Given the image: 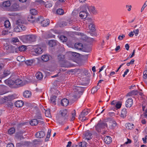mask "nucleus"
<instances>
[{
	"mask_svg": "<svg viewBox=\"0 0 147 147\" xmlns=\"http://www.w3.org/2000/svg\"><path fill=\"white\" fill-rule=\"evenodd\" d=\"M105 122H106L107 124V128H109L111 129H113L117 125L116 121L112 119L108 118L104 119Z\"/></svg>",
	"mask_w": 147,
	"mask_h": 147,
	"instance_id": "1",
	"label": "nucleus"
},
{
	"mask_svg": "<svg viewBox=\"0 0 147 147\" xmlns=\"http://www.w3.org/2000/svg\"><path fill=\"white\" fill-rule=\"evenodd\" d=\"M58 59L59 63L61 67H68L70 66L68 62L65 60L64 55H59L58 56Z\"/></svg>",
	"mask_w": 147,
	"mask_h": 147,
	"instance_id": "2",
	"label": "nucleus"
},
{
	"mask_svg": "<svg viewBox=\"0 0 147 147\" xmlns=\"http://www.w3.org/2000/svg\"><path fill=\"white\" fill-rule=\"evenodd\" d=\"M37 36L34 34H29L25 36L23 39L26 42H32L36 41Z\"/></svg>",
	"mask_w": 147,
	"mask_h": 147,
	"instance_id": "3",
	"label": "nucleus"
},
{
	"mask_svg": "<svg viewBox=\"0 0 147 147\" xmlns=\"http://www.w3.org/2000/svg\"><path fill=\"white\" fill-rule=\"evenodd\" d=\"M107 124L106 122H105L104 119L103 121H100L95 126V128L96 130L98 132H100L102 129H105V127L107 128Z\"/></svg>",
	"mask_w": 147,
	"mask_h": 147,
	"instance_id": "4",
	"label": "nucleus"
},
{
	"mask_svg": "<svg viewBox=\"0 0 147 147\" xmlns=\"http://www.w3.org/2000/svg\"><path fill=\"white\" fill-rule=\"evenodd\" d=\"M5 82L7 85L11 88H16L17 87L15 86L14 81L13 80L8 79L5 80Z\"/></svg>",
	"mask_w": 147,
	"mask_h": 147,
	"instance_id": "5",
	"label": "nucleus"
},
{
	"mask_svg": "<svg viewBox=\"0 0 147 147\" xmlns=\"http://www.w3.org/2000/svg\"><path fill=\"white\" fill-rule=\"evenodd\" d=\"M68 117H67L59 116L58 119V122L60 124L63 125L68 121Z\"/></svg>",
	"mask_w": 147,
	"mask_h": 147,
	"instance_id": "6",
	"label": "nucleus"
},
{
	"mask_svg": "<svg viewBox=\"0 0 147 147\" xmlns=\"http://www.w3.org/2000/svg\"><path fill=\"white\" fill-rule=\"evenodd\" d=\"M17 24L15 26V28L14 29V31L17 32H21L20 28V23H22L21 20H18L17 21Z\"/></svg>",
	"mask_w": 147,
	"mask_h": 147,
	"instance_id": "7",
	"label": "nucleus"
},
{
	"mask_svg": "<svg viewBox=\"0 0 147 147\" xmlns=\"http://www.w3.org/2000/svg\"><path fill=\"white\" fill-rule=\"evenodd\" d=\"M133 104V100L131 98H128L126 101L125 106L127 107H130Z\"/></svg>",
	"mask_w": 147,
	"mask_h": 147,
	"instance_id": "8",
	"label": "nucleus"
},
{
	"mask_svg": "<svg viewBox=\"0 0 147 147\" xmlns=\"http://www.w3.org/2000/svg\"><path fill=\"white\" fill-rule=\"evenodd\" d=\"M84 135L85 137V139L87 140L88 142V140L91 138V136L92 135V134L89 131L87 130L85 132Z\"/></svg>",
	"mask_w": 147,
	"mask_h": 147,
	"instance_id": "9",
	"label": "nucleus"
},
{
	"mask_svg": "<svg viewBox=\"0 0 147 147\" xmlns=\"http://www.w3.org/2000/svg\"><path fill=\"white\" fill-rule=\"evenodd\" d=\"M69 103V101L67 98H64L61 100V105L63 106L66 107L68 105Z\"/></svg>",
	"mask_w": 147,
	"mask_h": 147,
	"instance_id": "10",
	"label": "nucleus"
},
{
	"mask_svg": "<svg viewBox=\"0 0 147 147\" xmlns=\"http://www.w3.org/2000/svg\"><path fill=\"white\" fill-rule=\"evenodd\" d=\"M45 135V132L42 131L38 132L35 135L36 137L39 138H43Z\"/></svg>",
	"mask_w": 147,
	"mask_h": 147,
	"instance_id": "11",
	"label": "nucleus"
},
{
	"mask_svg": "<svg viewBox=\"0 0 147 147\" xmlns=\"http://www.w3.org/2000/svg\"><path fill=\"white\" fill-rule=\"evenodd\" d=\"M14 82L15 86H17L16 88L22 85V81L20 79H17L14 81Z\"/></svg>",
	"mask_w": 147,
	"mask_h": 147,
	"instance_id": "12",
	"label": "nucleus"
},
{
	"mask_svg": "<svg viewBox=\"0 0 147 147\" xmlns=\"http://www.w3.org/2000/svg\"><path fill=\"white\" fill-rule=\"evenodd\" d=\"M79 15L80 17L83 19L86 18L88 16V13L86 11H82L80 12Z\"/></svg>",
	"mask_w": 147,
	"mask_h": 147,
	"instance_id": "13",
	"label": "nucleus"
},
{
	"mask_svg": "<svg viewBox=\"0 0 147 147\" xmlns=\"http://www.w3.org/2000/svg\"><path fill=\"white\" fill-rule=\"evenodd\" d=\"M50 23L49 20L48 19L43 20L41 22V26L45 27L48 25Z\"/></svg>",
	"mask_w": 147,
	"mask_h": 147,
	"instance_id": "14",
	"label": "nucleus"
},
{
	"mask_svg": "<svg viewBox=\"0 0 147 147\" xmlns=\"http://www.w3.org/2000/svg\"><path fill=\"white\" fill-rule=\"evenodd\" d=\"M31 93L30 91L28 90H26L24 92L23 96L25 98H29L31 96Z\"/></svg>",
	"mask_w": 147,
	"mask_h": 147,
	"instance_id": "15",
	"label": "nucleus"
},
{
	"mask_svg": "<svg viewBox=\"0 0 147 147\" xmlns=\"http://www.w3.org/2000/svg\"><path fill=\"white\" fill-rule=\"evenodd\" d=\"M60 116H63L64 117H68V115H67V111L66 109H65L60 111Z\"/></svg>",
	"mask_w": 147,
	"mask_h": 147,
	"instance_id": "16",
	"label": "nucleus"
},
{
	"mask_svg": "<svg viewBox=\"0 0 147 147\" xmlns=\"http://www.w3.org/2000/svg\"><path fill=\"white\" fill-rule=\"evenodd\" d=\"M10 3L9 1H6L2 3H0V6L1 7H9L10 5Z\"/></svg>",
	"mask_w": 147,
	"mask_h": 147,
	"instance_id": "17",
	"label": "nucleus"
},
{
	"mask_svg": "<svg viewBox=\"0 0 147 147\" xmlns=\"http://www.w3.org/2000/svg\"><path fill=\"white\" fill-rule=\"evenodd\" d=\"M104 140L105 143L109 144L112 141V138L110 136H107L105 138Z\"/></svg>",
	"mask_w": 147,
	"mask_h": 147,
	"instance_id": "18",
	"label": "nucleus"
},
{
	"mask_svg": "<svg viewBox=\"0 0 147 147\" xmlns=\"http://www.w3.org/2000/svg\"><path fill=\"white\" fill-rule=\"evenodd\" d=\"M27 20L29 22L33 23L35 21V17L34 16L30 15L27 18Z\"/></svg>",
	"mask_w": 147,
	"mask_h": 147,
	"instance_id": "19",
	"label": "nucleus"
},
{
	"mask_svg": "<svg viewBox=\"0 0 147 147\" xmlns=\"http://www.w3.org/2000/svg\"><path fill=\"white\" fill-rule=\"evenodd\" d=\"M24 105L23 102L21 100H18L15 103V106L18 107H22Z\"/></svg>",
	"mask_w": 147,
	"mask_h": 147,
	"instance_id": "20",
	"label": "nucleus"
},
{
	"mask_svg": "<svg viewBox=\"0 0 147 147\" xmlns=\"http://www.w3.org/2000/svg\"><path fill=\"white\" fill-rule=\"evenodd\" d=\"M48 44L50 47H53L57 44V41L55 40H51L48 42Z\"/></svg>",
	"mask_w": 147,
	"mask_h": 147,
	"instance_id": "21",
	"label": "nucleus"
},
{
	"mask_svg": "<svg viewBox=\"0 0 147 147\" xmlns=\"http://www.w3.org/2000/svg\"><path fill=\"white\" fill-rule=\"evenodd\" d=\"M88 27L89 29L92 31L93 32L95 31V25L93 22H90L88 25Z\"/></svg>",
	"mask_w": 147,
	"mask_h": 147,
	"instance_id": "22",
	"label": "nucleus"
},
{
	"mask_svg": "<svg viewBox=\"0 0 147 147\" xmlns=\"http://www.w3.org/2000/svg\"><path fill=\"white\" fill-rule=\"evenodd\" d=\"M89 113V110L88 109H84L83 111L81 113V114L80 115V117H84L87 115Z\"/></svg>",
	"mask_w": 147,
	"mask_h": 147,
	"instance_id": "23",
	"label": "nucleus"
},
{
	"mask_svg": "<svg viewBox=\"0 0 147 147\" xmlns=\"http://www.w3.org/2000/svg\"><path fill=\"white\" fill-rule=\"evenodd\" d=\"M19 7V5L17 3H14L12 6V8L11 11H17Z\"/></svg>",
	"mask_w": 147,
	"mask_h": 147,
	"instance_id": "24",
	"label": "nucleus"
},
{
	"mask_svg": "<svg viewBox=\"0 0 147 147\" xmlns=\"http://www.w3.org/2000/svg\"><path fill=\"white\" fill-rule=\"evenodd\" d=\"M56 97H57V96H51V97L50 98V103H51L52 105H56L55 100Z\"/></svg>",
	"mask_w": 147,
	"mask_h": 147,
	"instance_id": "25",
	"label": "nucleus"
},
{
	"mask_svg": "<svg viewBox=\"0 0 147 147\" xmlns=\"http://www.w3.org/2000/svg\"><path fill=\"white\" fill-rule=\"evenodd\" d=\"M30 142H21L20 143H18L17 144L16 146L17 147H21L24 145H28Z\"/></svg>",
	"mask_w": 147,
	"mask_h": 147,
	"instance_id": "26",
	"label": "nucleus"
},
{
	"mask_svg": "<svg viewBox=\"0 0 147 147\" xmlns=\"http://www.w3.org/2000/svg\"><path fill=\"white\" fill-rule=\"evenodd\" d=\"M42 60L45 62H47L49 59V56L47 55H44L41 57Z\"/></svg>",
	"mask_w": 147,
	"mask_h": 147,
	"instance_id": "27",
	"label": "nucleus"
},
{
	"mask_svg": "<svg viewBox=\"0 0 147 147\" xmlns=\"http://www.w3.org/2000/svg\"><path fill=\"white\" fill-rule=\"evenodd\" d=\"M87 7L89 11L93 14H95L96 13L95 8L94 6H89Z\"/></svg>",
	"mask_w": 147,
	"mask_h": 147,
	"instance_id": "28",
	"label": "nucleus"
},
{
	"mask_svg": "<svg viewBox=\"0 0 147 147\" xmlns=\"http://www.w3.org/2000/svg\"><path fill=\"white\" fill-rule=\"evenodd\" d=\"M39 121L37 119H34L31 120L30 122V124L31 125H36L38 123Z\"/></svg>",
	"mask_w": 147,
	"mask_h": 147,
	"instance_id": "29",
	"label": "nucleus"
},
{
	"mask_svg": "<svg viewBox=\"0 0 147 147\" xmlns=\"http://www.w3.org/2000/svg\"><path fill=\"white\" fill-rule=\"evenodd\" d=\"M34 51L36 54H40L42 53V49L40 47H37L35 49Z\"/></svg>",
	"mask_w": 147,
	"mask_h": 147,
	"instance_id": "30",
	"label": "nucleus"
},
{
	"mask_svg": "<svg viewBox=\"0 0 147 147\" xmlns=\"http://www.w3.org/2000/svg\"><path fill=\"white\" fill-rule=\"evenodd\" d=\"M74 46L76 49L79 50H81L83 48L82 44L80 43H76Z\"/></svg>",
	"mask_w": 147,
	"mask_h": 147,
	"instance_id": "31",
	"label": "nucleus"
},
{
	"mask_svg": "<svg viewBox=\"0 0 147 147\" xmlns=\"http://www.w3.org/2000/svg\"><path fill=\"white\" fill-rule=\"evenodd\" d=\"M127 111L125 109H123L121 111V117L124 118L126 116V114Z\"/></svg>",
	"mask_w": 147,
	"mask_h": 147,
	"instance_id": "32",
	"label": "nucleus"
},
{
	"mask_svg": "<svg viewBox=\"0 0 147 147\" xmlns=\"http://www.w3.org/2000/svg\"><path fill=\"white\" fill-rule=\"evenodd\" d=\"M36 76L37 78L39 80L41 79L43 77L42 74L40 72H37L36 74Z\"/></svg>",
	"mask_w": 147,
	"mask_h": 147,
	"instance_id": "33",
	"label": "nucleus"
},
{
	"mask_svg": "<svg viewBox=\"0 0 147 147\" xmlns=\"http://www.w3.org/2000/svg\"><path fill=\"white\" fill-rule=\"evenodd\" d=\"M19 50L20 51H25L27 49V47L26 46L22 45L18 47Z\"/></svg>",
	"mask_w": 147,
	"mask_h": 147,
	"instance_id": "34",
	"label": "nucleus"
},
{
	"mask_svg": "<svg viewBox=\"0 0 147 147\" xmlns=\"http://www.w3.org/2000/svg\"><path fill=\"white\" fill-rule=\"evenodd\" d=\"M35 118L38 119H42V117L40 112L38 111V112L36 113L35 116Z\"/></svg>",
	"mask_w": 147,
	"mask_h": 147,
	"instance_id": "35",
	"label": "nucleus"
},
{
	"mask_svg": "<svg viewBox=\"0 0 147 147\" xmlns=\"http://www.w3.org/2000/svg\"><path fill=\"white\" fill-rule=\"evenodd\" d=\"M30 12L31 14L30 15H32L34 16L36 15L37 13V11L34 9H30Z\"/></svg>",
	"mask_w": 147,
	"mask_h": 147,
	"instance_id": "36",
	"label": "nucleus"
},
{
	"mask_svg": "<svg viewBox=\"0 0 147 147\" xmlns=\"http://www.w3.org/2000/svg\"><path fill=\"white\" fill-rule=\"evenodd\" d=\"M126 128L128 129H132L133 128L134 124L130 123L126 124Z\"/></svg>",
	"mask_w": 147,
	"mask_h": 147,
	"instance_id": "37",
	"label": "nucleus"
},
{
	"mask_svg": "<svg viewBox=\"0 0 147 147\" xmlns=\"http://www.w3.org/2000/svg\"><path fill=\"white\" fill-rule=\"evenodd\" d=\"M34 60L32 59L27 60L25 62V63L28 65H31L33 63Z\"/></svg>",
	"mask_w": 147,
	"mask_h": 147,
	"instance_id": "38",
	"label": "nucleus"
},
{
	"mask_svg": "<svg viewBox=\"0 0 147 147\" xmlns=\"http://www.w3.org/2000/svg\"><path fill=\"white\" fill-rule=\"evenodd\" d=\"M4 26L6 28H9L11 24L9 20H7L5 22Z\"/></svg>",
	"mask_w": 147,
	"mask_h": 147,
	"instance_id": "39",
	"label": "nucleus"
},
{
	"mask_svg": "<svg viewBox=\"0 0 147 147\" xmlns=\"http://www.w3.org/2000/svg\"><path fill=\"white\" fill-rule=\"evenodd\" d=\"M10 74L9 70H5L3 74V77H5L9 75Z\"/></svg>",
	"mask_w": 147,
	"mask_h": 147,
	"instance_id": "40",
	"label": "nucleus"
},
{
	"mask_svg": "<svg viewBox=\"0 0 147 147\" xmlns=\"http://www.w3.org/2000/svg\"><path fill=\"white\" fill-rule=\"evenodd\" d=\"M59 38L60 40L63 42H66L67 39V38L63 35L61 36H60Z\"/></svg>",
	"mask_w": 147,
	"mask_h": 147,
	"instance_id": "41",
	"label": "nucleus"
},
{
	"mask_svg": "<svg viewBox=\"0 0 147 147\" xmlns=\"http://www.w3.org/2000/svg\"><path fill=\"white\" fill-rule=\"evenodd\" d=\"M15 131V129L13 128L12 127L10 128L8 130V133L10 135H11L14 134Z\"/></svg>",
	"mask_w": 147,
	"mask_h": 147,
	"instance_id": "42",
	"label": "nucleus"
},
{
	"mask_svg": "<svg viewBox=\"0 0 147 147\" xmlns=\"http://www.w3.org/2000/svg\"><path fill=\"white\" fill-rule=\"evenodd\" d=\"M19 42L18 39L17 37L13 38L11 39V43L14 44V43Z\"/></svg>",
	"mask_w": 147,
	"mask_h": 147,
	"instance_id": "43",
	"label": "nucleus"
},
{
	"mask_svg": "<svg viewBox=\"0 0 147 147\" xmlns=\"http://www.w3.org/2000/svg\"><path fill=\"white\" fill-rule=\"evenodd\" d=\"M17 59L18 61L20 62H23L25 61V59L23 56H19L17 57Z\"/></svg>",
	"mask_w": 147,
	"mask_h": 147,
	"instance_id": "44",
	"label": "nucleus"
},
{
	"mask_svg": "<svg viewBox=\"0 0 147 147\" xmlns=\"http://www.w3.org/2000/svg\"><path fill=\"white\" fill-rule=\"evenodd\" d=\"M34 3L35 4L37 5H43L44 4V2L42 0H36L35 1Z\"/></svg>",
	"mask_w": 147,
	"mask_h": 147,
	"instance_id": "45",
	"label": "nucleus"
},
{
	"mask_svg": "<svg viewBox=\"0 0 147 147\" xmlns=\"http://www.w3.org/2000/svg\"><path fill=\"white\" fill-rule=\"evenodd\" d=\"M56 13L58 14L61 15L64 13V11L61 9H59L57 10Z\"/></svg>",
	"mask_w": 147,
	"mask_h": 147,
	"instance_id": "46",
	"label": "nucleus"
},
{
	"mask_svg": "<svg viewBox=\"0 0 147 147\" xmlns=\"http://www.w3.org/2000/svg\"><path fill=\"white\" fill-rule=\"evenodd\" d=\"M45 7L47 8H49L52 6V4L49 2H47L45 3Z\"/></svg>",
	"mask_w": 147,
	"mask_h": 147,
	"instance_id": "47",
	"label": "nucleus"
},
{
	"mask_svg": "<svg viewBox=\"0 0 147 147\" xmlns=\"http://www.w3.org/2000/svg\"><path fill=\"white\" fill-rule=\"evenodd\" d=\"M121 102H118L115 105V107L117 109H119L121 108Z\"/></svg>",
	"mask_w": 147,
	"mask_h": 147,
	"instance_id": "48",
	"label": "nucleus"
},
{
	"mask_svg": "<svg viewBox=\"0 0 147 147\" xmlns=\"http://www.w3.org/2000/svg\"><path fill=\"white\" fill-rule=\"evenodd\" d=\"M79 145L81 147H86L87 145V143L85 142H83L80 143Z\"/></svg>",
	"mask_w": 147,
	"mask_h": 147,
	"instance_id": "49",
	"label": "nucleus"
},
{
	"mask_svg": "<svg viewBox=\"0 0 147 147\" xmlns=\"http://www.w3.org/2000/svg\"><path fill=\"white\" fill-rule=\"evenodd\" d=\"M7 99L8 100H11L14 99L15 98L13 95H9L7 97Z\"/></svg>",
	"mask_w": 147,
	"mask_h": 147,
	"instance_id": "50",
	"label": "nucleus"
},
{
	"mask_svg": "<svg viewBox=\"0 0 147 147\" xmlns=\"http://www.w3.org/2000/svg\"><path fill=\"white\" fill-rule=\"evenodd\" d=\"M74 112L72 113V117H71V118L70 119L71 121H72L75 119V116L76 115V111L75 110H74Z\"/></svg>",
	"mask_w": 147,
	"mask_h": 147,
	"instance_id": "51",
	"label": "nucleus"
},
{
	"mask_svg": "<svg viewBox=\"0 0 147 147\" xmlns=\"http://www.w3.org/2000/svg\"><path fill=\"white\" fill-rule=\"evenodd\" d=\"M10 49H11V50L10 51V52L11 53H14V51H15L16 52V51L18 50L17 48H16L15 47H14L13 46L11 47Z\"/></svg>",
	"mask_w": 147,
	"mask_h": 147,
	"instance_id": "52",
	"label": "nucleus"
},
{
	"mask_svg": "<svg viewBox=\"0 0 147 147\" xmlns=\"http://www.w3.org/2000/svg\"><path fill=\"white\" fill-rule=\"evenodd\" d=\"M79 119H80V120H81L82 121H83L85 120H87L88 119L86 117H85V116H84V117H80V115L79 116Z\"/></svg>",
	"mask_w": 147,
	"mask_h": 147,
	"instance_id": "53",
	"label": "nucleus"
},
{
	"mask_svg": "<svg viewBox=\"0 0 147 147\" xmlns=\"http://www.w3.org/2000/svg\"><path fill=\"white\" fill-rule=\"evenodd\" d=\"M138 93V91L137 90H133L132 91L130 92H129L128 94H131L132 95L136 94Z\"/></svg>",
	"mask_w": 147,
	"mask_h": 147,
	"instance_id": "54",
	"label": "nucleus"
},
{
	"mask_svg": "<svg viewBox=\"0 0 147 147\" xmlns=\"http://www.w3.org/2000/svg\"><path fill=\"white\" fill-rule=\"evenodd\" d=\"M51 130L50 129H48L47 134V138H50L51 136Z\"/></svg>",
	"mask_w": 147,
	"mask_h": 147,
	"instance_id": "55",
	"label": "nucleus"
},
{
	"mask_svg": "<svg viewBox=\"0 0 147 147\" xmlns=\"http://www.w3.org/2000/svg\"><path fill=\"white\" fill-rule=\"evenodd\" d=\"M20 26H21V27H20V28L21 32L22 31L25 30L26 29V27L24 25H21L20 24Z\"/></svg>",
	"mask_w": 147,
	"mask_h": 147,
	"instance_id": "56",
	"label": "nucleus"
},
{
	"mask_svg": "<svg viewBox=\"0 0 147 147\" xmlns=\"http://www.w3.org/2000/svg\"><path fill=\"white\" fill-rule=\"evenodd\" d=\"M147 6V1H146L143 6L141 9V11L142 12L144 10V8Z\"/></svg>",
	"mask_w": 147,
	"mask_h": 147,
	"instance_id": "57",
	"label": "nucleus"
},
{
	"mask_svg": "<svg viewBox=\"0 0 147 147\" xmlns=\"http://www.w3.org/2000/svg\"><path fill=\"white\" fill-rule=\"evenodd\" d=\"M144 78L145 79H147V70L144 71L143 72Z\"/></svg>",
	"mask_w": 147,
	"mask_h": 147,
	"instance_id": "58",
	"label": "nucleus"
},
{
	"mask_svg": "<svg viewBox=\"0 0 147 147\" xmlns=\"http://www.w3.org/2000/svg\"><path fill=\"white\" fill-rule=\"evenodd\" d=\"M125 37V35L123 34L122 35H120L118 37V39L119 40H122L123 38Z\"/></svg>",
	"mask_w": 147,
	"mask_h": 147,
	"instance_id": "59",
	"label": "nucleus"
},
{
	"mask_svg": "<svg viewBox=\"0 0 147 147\" xmlns=\"http://www.w3.org/2000/svg\"><path fill=\"white\" fill-rule=\"evenodd\" d=\"M139 30L138 29H137L136 30H134L133 31V32L135 34V35L136 36H137L139 32Z\"/></svg>",
	"mask_w": 147,
	"mask_h": 147,
	"instance_id": "60",
	"label": "nucleus"
},
{
	"mask_svg": "<svg viewBox=\"0 0 147 147\" xmlns=\"http://www.w3.org/2000/svg\"><path fill=\"white\" fill-rule=\"evenodd\" d=\"M98 90V89H96V88H93L91 90V93L92 94H94L95 92H97Z\"/></svg>",
	"mask_w": 147,
	"mask_h": 147,
	"instance_id": "61",
	"label": "nucleus"
},
{
	"mask_svg": "<svg viewBox=\"0 0 147 147\" xmlns=\"http://www.w3.org/2000/svg\"><path fill=\"white\" fill-rule=\"evenodd\" d=\"M2 34L3 35H5L8 33V30H3L2 32Z\"/></svg>",
	"mask_w": 147,
	"mask_h": 147,
	"instance_id": "62",
	"label": "nucleus"
},
{
	"mask_svg": "<svg viewBox=\"0 0 147 147\" xmlns=\"http://www.w3.org/2000/svg\"><path fill=\"white\" fill-rule=\"evenodd\" d=\"M6 147H14L13 144L12 143H8Z\"/></svg>",
	"mask_w": 147,
	"mask_h": 147,
	"instance_id": "63",
	"label": "nucleus"
},
{
	"mask_svg": "<svg viewBox=\"0 0 147 147\" xmlns=\"http://www.w3.org/2000/svg\"><path fill=\"white\" fill-rule=\"evenodd\" d=\"M67 22L63 21L62 22V25L63 26H67L68 25Z\"/></svg>",
	"mask_w": 147,
	"mask_h": 147,
	"instance_id": "64",
	"label": "nucleus"
}]
</instances>
